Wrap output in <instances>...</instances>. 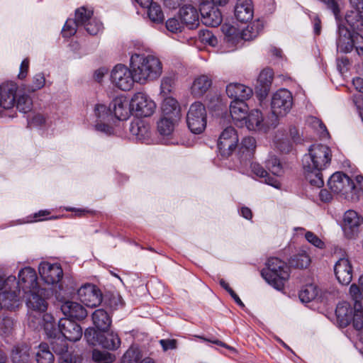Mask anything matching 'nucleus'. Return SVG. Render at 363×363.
<instances>
[{"mask_svg": "<svg viewBox=\"0 0 363 363\" xmlns=\"http://www.w3.org/2000/svg\"><path fill=\"white\" fill-rule=\"evenodd\" d=\"M175 85L174 75L164 77L161 81L160 89L161 93L164 95L169 94L172 91Z\"/></svg>", "mask_w": 363, "mask_h": 363, "instance_id": "nucleus-55", "label": "nucleus"}, {"mask_svg": "<svg viewBox=\"0 0 363 363\" xmlns=\"http://www.w3.org/2000/svg\"><path fill=\"white\" fill-rule=\"evenodd\" d=\"M238 135L236 130L232 127H228L221 133L218 141V148L223 157H228L238 146Z\"/></svg>", "mask_w": 363, "mask_h": 363, "instance_id": "nucleus-12", "label": "nucleus"}, {"mask_svg": "<svg viewBox=\"0 0 363 363\" xmlns=\"http://www.w3.org/2000/svg\"><path fill=\"white\" fill-rule=\"evenodd\" d=\"M346 22L354 29L363 26V10L351 9L345 16Z\"/></svg>", "mask_w": 363, "mask_h": 363, "instance_id": "nucleus-43", "label": "nucleus"}, {"mask_svg": "<svg viewBox=\"0 0 363 363\" xmlns=\"http://www.w3.org/2000/svg\"><path fill=\"white\" fill-rule=\"evenodd\" d=\"M357 311L354 315L353 327L357 331V338L363 344V308L356 309Z\"/></svg>", "mask_w": 363, "mask_h": 363, "instance_id": "nucleus-52", "label": "nucleus"}, {"mask_svg": "<svg viewBox=\"0 0 363 363\" xmlns=\"http://www.w3.org/2000/svg\"><path fill=\"white\" fill-rule=\"evenodd\" d=\"M351 298L356 302V309L362 310L361 302L363 300V274L359 277L358 284H352L349 291Z\"/></svg>", "mask_w": 363, "mask_h": 363, "instance_id": "nucleus-40", "label": "nucleus"}, {"mask_svg": "<svg viewBox=\"0 0 363 363\" xmlns=\"http://www.w3.org/2000/svg\"><path fill=\"white\" fill-rule=\"evenodd\" d=\"M330 191L351 202L358 201L363 195V176L357 175L351 179L342 172L334 173L328 179Z\"/></svg>", "mask_w": 363, "mask_h": 363, "instance_id": "nucleus-2", "label": "nucleus"}, {"mask_svg": "<svg viewBox=\"0 0 363 363\" xmlns=\"http://www.w3.org/2000/svg\"><path fill=\"white\" fill-rule=\"evenodd\" d=\"M142 355L137 347H130L122 357V363H155L147 357L140 361Z\"/></svg>", "mask_w": 363, "mask_h": 363, "instance_id": "nucleus-39", "label": "nucleus"}, {"mask_svg": "<svg viewBox=\"0 0 363 363\" xmlns=\"http://www.w3.org/2000/svg\"><path fill=\"white\" fill-rule=\"evenodd\" d=\"M212 80L207 75H201L196 77L191 86V94L195 97L202 96L211 86Z\"/></svg>", "mask_w": 363, "mask_h": 363, "instance_id": "nucleus-34", "label": "nucleus"}, {"mask_svg": "<svg viewBox=\"0 0 363 363\" xmlns=\"http://www.w3.org/2000/svg\"><path fill=\"white\" fill-rule=\"evenodd\" d=\"M26 298V305L30 311L37 312L42 315V325H43V315L48 308L46 301V291L43 289H38L34 291L23 294Z\"/></svg>", "mask_w": 363, "mask_h": 363, "instance_id": "nucleus-11", "label": "nucleus"}, {"mask_svg": "<svg viewBox=\"0 0 363 363\" xmlns=\"http://www.w3.org/2000/svg\"><path fill=\"white\" fill-rule=\"evenodd\" d=\"M17 110L22 113H28L31 111L32 100L27 95L20 96L15 104Z\"/></svg>", "mask_w": 363, "mask_h": 363, "instance_id": "nucleus-54", "label": "nucleus"}, {"mask_svg": "<svg viewBox=\"0 0 363 363\" xmlns=\"http://www.w3.org/2000/svg\"><path fill=\"white\" fill-rule=\"evenodd\" d=\"M310 262V257L306 252L294 255L290 260L291 266L301 269L306 268Z\"/></svg>", "mask_w": 363, "mask_h": 363, "instance_id": "nucleus-53", "label": "nucleus"}, {"mask_svg": "<svg viewBox=\"0 0 363 363\" xmlns=\"http://www.w3.org/2000/svg\"><path fill=\"white\" fill-rule=\"evenodd\" d=\"M337 48L342 52H350L354 48L358 55L363 52V37L354 31H350L345 26L339 23Z\"/></svg>", "mask_w": 363, "mask_h": 363, "instance_id": "nucleus-6", "label": "nucleus"}, {"mask_svg": "<svg viewBox=\"0 0 363 363\" xmlns=\"http://www.w3.org/2000/svg\"><path fill=\"white\" fill-rule=\"evenodd\" d=\"M57 330L59 334L71 342L78 341L82 336L80 325L69 318H61Z\"/></svg>", "mask_w": 363, "mask_h": 363, "instance_id": "nucleus-18", "label": "nucleus"}, {"mask_svg": "<svg viewBox=\"0 0 363 363\" xmlns=\"http://www.w3.org/2000/svg\"><path fill=\"white\" fill-rule=\"evenodd\" d=\"M92 357L95 362L101 363H112L116 359L113 354L100 350H94Z\"/></svg>", "mask_w": 363, "mask_h": 363, "instance_id": "nucleus-57", "label": "nucleus"}, {"mask_svg": "<svg viewBox=\"0 0 363 363\" xmlns=\"http://www.w3.org/2000/svg\"><path fill=\"white\" fill-rule=\"evenodd\" d=\"M35 357L38 363H52L54 361V355L46 343H42L38 346Z\"/></svg>", "mask_w": 363, "mask_h": 363, "instance_id": "nucleus-45", "label": "nucleus"}, {"mask_svg": "<svg viewBox=\"0 0 363 363\" xmlns=\"http://www.w3.org/2000/svg\"><path fill=\"white\" fill-rule=\"evenodd\" d=\"M86 30L91 35H96L102 29V24L97 19L92 18L84 26Z\"/></svg>", "mask_w": 363, "mask_h": 363, "instance_id": "nucleus-62", "label": "nucleus"}, {"mask_svg": "<svg viewBox=\"0 0 363 363\" xmlns=\"http://www.w3.org/2000/svg\"><path fill=\"white\" fill-rule=\"evenodd\" d=\"M311 123H312L313 128L317 130L321 138H327L328 137L329 133L326 127L319 118L317 117H311Z\"/></svg>", "mask_w": 363, "mask_h": 363, "instance_id": "nucleus-58", "label": "nucleus"}, {"mask_svg": "<svg viewBox=\"0 0 363 363\" xmlns=\"http://www.w3.org/2000/svg\"><path fill=\"white\" fill-rule=\"evenodd\" d=\"M61 310L65 316L74 319H84L87 315L86 310L79 303L67 301L61 306Z\"/></svg>", "mask_w": 363, "mask_h": 363, "instance_id": "nucleus-27", "label": "nucleus"}, {"mask_svg": "<svg viewBox=\"0 0 363 363\" xmlns=\"http://www.w3.org/2000/svg\"><path fill=\"white\" fill-rule=\"evenodd\" d=\"M179 115H161L157 122V128L160 135H169L173 133L179 121Z\"/></svg>", "mask_w": 363, "mask_h": 363, "instance_id": "nucleus-25", "label": "nucleus"}, {"mask_svg": "<svg viewBox=\"0 0 363 363\" xmlns=\"http://www.w3.org/2000/svg\"><path fill=\"white\" fill-rule=\"evenodd\" d=\"M91 118L94 130L110 135L113 133L114 128L128 119V115H92Z\"/></svg>", "mask_w": 363, "mask_h": 363, "instance_id": "nucleus-8", "label": "nucleus"}, {"mask_svg": "<svg viewBox=\"0 0 363 363\" xmlns=\"http://www.w3.org/2000/svg\"><path fill=\"white\" fill-rule=\"evenodd\" d=\"M267 168L274 175L281 176L284 169L279 160L274 155H269L266 161Z\"/></svg>", "mask_w": 363, "mask_h": 363, "instance_id": "nucleus-50", "label": "nucleus"}, {"mask_svg": "<svg viewBox=\"0 0 363 363\" xmlns=\"http://www.w3.org/2000/svg\"><path fill=\"white\" fill-rule=\"evenodd\" d=\"M38 272L41 279L48 284H57L63 276L62 269L59 264L45 261L40 262Z\"/></svg>", "mask_w": 363, "mask_h": 363, "instance_id": "nucleus-15", "label": "nucleus"}, {"mask_svg": "<svg viewBox=\"0 0 363 363\" xmlns=\"http://www.w3.org/2000/svg\"><path fill=\"white\" fill-rule=\"evenodd\" d=\"M18 281L13 286L15 289H20L22 294L34 291L40 287L38 283V277L34 269L26 267L21 269L18 274Z\"/></svg>", "mask_w": 363, "mask_h": 363, "instance_id": "nucleus-10", "label": "nucleus"}, {"mask_svg": "<svg viewBox=\"0 0 363 363\" xmlns=\"http://www.w3.org/2000/svg\"><path fill=\"white\" fill-rule=\"evenodd\" d=\"M356 302H354V311L347 302H342L337 305L335 311L337 321L340 327H346L351 322L353 323L354 314L357 313Z\"/></svg>", "mask_w": 363, "mask_h": 363, "instance_id": "nucleus-24", "label": "nucleus"}, {"mask_svg": "<svg viewBox=\"0 0 363 363\" xmlns=\"http://www.w3.org/2000/svg\"><path fill=\"white\" fill-rule=\"evenodd\" d=\"M156 104L147 94L138 92L129 102L130 113H154Z\"/></svg>", "mask_w": 363, "mask_h": 363, "instance_id": "nucleus-13", "label": "nucleus"}, {"mask_svg": "<svg viewBox=\"0 0 363 363\" xmlns=\"http://www.w3.org/2000/svg\"><path fill=\"white\" fill-rule=\"evenodd\" d=\"M263 28V21L257 20L249 24L245 29H241L244 41L255 39L262 31Z\"/></svg>", "mask_w": 363, "mask_h": 363, "instance_id": "nucleus-41", "label": "nucleus"}, {"mask_svg": "<svg viewBox=\"0 0 363 363\" xmlns=\"http://www.w3.org/2000/svg\"><path fill=\"white\" fill-rule=\"evenodd\" d=\"M224 107V104L223 103V101L219 97H213L210 99L208 106H207V111L210 112H219L223 111Z\"/></svg>", "mask_w": 363, "mask_h": 363, "instance_id": "nucleus-61", "label": "nucleus"}, {"mask_svg": "<svg viewBox=\"0 0 363 363\" xmlns=\"http://www.w3.org/2000/svg\"><path fill=\"white\" fill-rule=\"evenodd\" d=\"M225 91L228 97L234 99V100H247L252 95V90L250 87L239 83L228 84Z\"/></svg>", "mask_w": 363, "mask_h": 363, "instance_id": "nucleus-28", "label": "nucleus"}, {"mask_svg": "<svg viewBox=\"0 0 363 363\" xmlns=\"http://www.w3.org/2000/svg\"><path fill=\"white\" fill-rule=\"evenodd\" d=\"M305 238L306 240L319 249H324L325 247V242L313 232L307 231L305 233Z\"/></svg>", "mask_w": 363, "mask_h": 363, "instance_id": "nucleus-59", "label": "nucleus"}, {"mask_svg": "<svg viewBox=\"0 0 363 363\" xmlns=\"http://www.w3.org/2000/svg\"><path fill=\"white\" fill-rule=\"evenodd\" d=\"M201 21L207 26L216 27L222 22L220 10L211 2H203L200 6Z\"/></svg>", "mask_w": 363, "mask_h": 363, "instance_id": "nucleus-19", "label": "nucleus"}, {"mask_svg": "<svg viewBox=\"0 0 363 363\" xmlns=\"http://www.w3.org/2000/svg\"><path fill=\"white\" fill-rule=\"evenodd\" d=\"M186 123L191 133L200 134L206 128V115H186Z\"/></svg>", "mask_w": 363, "mask_h": 363, "instance_id": "nucleus-33", "label": "nucleus"}, {"mask_svg": "<svg viewBox=\"0 0 363 363\" xmlns=\"http://www.w3.org/2000/svg\"><path fill=\"white\" fill-rule=\"evenodd\" d=\"M162 113H179L182 110L179 102L172 97L165 98L160 106Z\"/></svg>", "mask_w": 363, "mask_h": 363, "instance_id": "nucleus-47", "label": "nucleus"}, {"mask_svg": "<svg viewBox=\"0 0 363 363\" xmlns=\"http://www.w3.org/2000/svg\"><path fill=\"white\" fill-rule=\"evenodd\" d=\"M147 7V16L152 22L160 23L164 21V16L160 5L152 2Z\"/></svg>", "mask_w": 363, "mask_h": 363, "instance_id": "nucleus-48", "label": "nucleus"}, {"mask_svg": "<svg viewBox=\"0 0 363 363\" xmlns=\"http://www.w3.org/2000/svg\"><path fill=\"white\" fill-rule=\"evenodd\" d=\"M241 149L252 154L256 148V140L252 137H245L241 142Z\"/></svg>", "mask_w": 363, "mask_h": 363, "instance_id": "nucleus-63", "label": "nucleus"}, {"mask_svg": "<svg viewBox=\"0 0 363 363\" xmlns=\"http://www.w3.org/2000/svg\"><path fill=\"white\" fill-rule=\"evenodd\" d=\"M332 152L325 145L315 143L311 145L308 153L302 159V165L306 179L312 185L320 188L323 185L322 172L330 164Z\"/></svg>", "mask_w": 363, "mask_h": 363, "instance_id": "nucleus-1", "label": "nucleus"}, {"mask_svg": "<svg viewBox=\"0 0 363 363\" xmlns=\"http://www.w3.org/2000/svg\"><path fill=\"white\" fill-rule=\"evenodd\" d=\"M273 145L281 152H288L291 149V142L284 133L278 131L273 139Z\"/></svg>", "mask_w": 363, "mask_h": 363, "instance_id": "nucleus-46", "label": "nucleus"}, {"mask_svg": "<svg viewBox=\"0 0 363 363\" xmlns=\"http://www.w3.org/2000/svg\"><path fill=\"white\" fill-rule=\"evenodd\" d=\"M272 80L273 72L272 69H264L260 72L258 77V83L262 86L259 93L260 99H264L267 96Z\"/></svg>", "mask_w": 363, "mask_h": 363, "instance_id": "nucleus-35", "label": "nucleus"}, {"mask_svg": "<svg viewBox=\"0 0 363 363\" xmlns=\"http://www.w3.org/2000/svg\"><path fill=\"white\" fill-rule=\"evenodd\" d=\"M263 278L277 289L283 288L284 281L289 277V268L286 264L277 257L269 258L267 268L262 272Z\"/></svg>", "mask_w": 363, "mask_h": 363, "instance_id": "nucleus-5", "label": "nucleus"}, {"mask_svg": "<svg viewBox=\"0 0 363 363\" xmlns=\"http://www.w3.org/2000/svg\"><path fill=\"white\" fill-rule=\"evenodd\" d=\"M200 40L205 44L215 47L218 44L217 38L209 30H201L199 33Z\"/></svg>", "mask_w": 363, "mask_h": 363, "instance_id": "nucleus-56", "label": "nucleus"}, {"mask_svg": "<svg viewBox=\"0 0 363 363\" xmlns=\"http://www.w3.org/2000/svg\"><path fill=\"white\" fill-rule=\"evenodd\" d=\"M130 68L136 82L145 84L157 79L162 73V64L152 55L134 53L130 57Z\"/></svg>", "mask_w": 363, "mask_h": 363, "instance_id": "nucleus-3", "label": "nucleus"}, {"mask_svg": "<svg viewBox=\"0 0 363 363\" xmlns=\"http://www.w3.org/2000/svg\"><path fill=\"white\" fill-rule=\"evenodd\" d=\"M111 81L115 86L123 91L130 90L136 82L132 69L121 64L112 69Z\"/></svg>", "mask_w": 363, "mask_h": 363, "instance_id": "nucleus-9", "label": "nucleus"}, {"mask_svg": "<svg viewBox=\"0 0 363 363\" xmlns=\"http://www.w3.org/2000/svg\"><path fill=\"white\" fill-rule=\"evenodd\" d=\"M121 339L118 335L111 332L100 335L99 345L108 350H116L121 346Z\"/></svg>", "mask_w": 363, "mask_h": 363, "instance_id": "nucleus-37", "label": "nucleus"}, {"mask_svg": "<svg viewBox=\"0 0 363 363\" xmlns=\"http://www.w3.org/2000/svg\"><path fill=\"white\" fill-rule=\"evenodd\" d=\"M129 106V102L123 96L115 97L108 106L98 104L94 106L96 113H122Z\"/></svg>", "mask_w": 363, "mask_h": 363, "instance_id": "nucleus-23", "label": "nucleus"}, {"mask_svg": "<svg viewBox=\"0 0 363 363\" xmlns=\"http://www.w3.org/2000/svg\"><path fill=\"white\" fill-rule=\"evenodd\" d=\"M334 272L336 279L340 284L347 285L351 282L353 268L348 257H341L335 262Z\"/></svg>", "mask_w": 363, "mask_h": 363, "instance_id": "nucleus-20", "label": "nucleus"}, {"mask_svg": "<svg viewBox=\"0 0 363 363\" xmlns=\"http://www.w3.org/2000/svg\"><path fill=\"white\" fill-rule=\"evenodd\" d=\"M251 171L257 177L264 179V182L276 188H281V183L274 178H272L268 175L267 172L258 163H252L251 164Z\"/></svg>", "mask_w": 363, "mask_h": 363, "instance_id": "nucleus-38", "label": "nucleus"}, {"mask_svg": "<svg viewBox=\"0 0 363 363\" xmlns=\"http://www.w3.org/2000/svg\"><path fill=\"white\" fill-rule=\"evenodd\" d=\"M80 301L87 307H96L102 301V293L100 289L91 284H85L77 291Z\"/></svg>", "mask_w": 363, "mask_h": 363, "instance_id": "nucleus-14", "label": "nucleus"}, {"mask_svg": "<svg viewBox=\"0 0 363 363\" xmlns=\"http://www.w3.org/2000/svg\"><path fill=\"white\" fill-rule=\"evenodd\" d=\"M252 0H238L235 6V18L241 22H247L253 17Z\"/></svg>", "mask_w": 363, "mask_h": 363, "instance_id": "nucleus-26", "label": "nucleus"}, {"mask_svg": "<svg viewBox=\"0 0 363 363\" xmlns=\"http://www.w3.org/2000/svg\"><path fill=\"white\" fill-rule=\"evenodd\" d=\"M43 328L47 336L53 339L50 344L56 354L61 355L65 352H71L68 349L65 338L59 334L55 325L54 318L51 314L43 315Z\"/></svg>", "mask_w": 363, "mask_h": 363, "instance_id": "nucleus-7", "label": "nucleus"}, {"mask_svg": "<svg viewBox=\"0 0 363 363\" xmlns=\"http://www.w3.org/2000/svg\"><path fill=\"white\" fill-rule=\"evenodd\" d=\"M167 29L172 33L181 32L182 29V24L175 18H171L166 22Z\"/></svg>", "mask_w": 363, "mask_h": 363, "instance_id": "nucleus-64", "label": "nucleus"}, {"mask_svg": "<svg viewBox=\"0 0 363 363\" xmlns=\"http://www.w3.org/2000/svg\"><path fill=\"white\" fill-rule=\"evenodd\" d=\"M230 113H253L244 99L233 100L230 106Z\"/></svg>", "mask_w": 363, "mask_h": 363, "instance_id": "nucleus-51", "label": "nucleus"}, {"mask_svg": "<svg viewBox=\"0 0 363 363\" xmlns=\"http://www.w3.org/2000/svg\"><path fill=\"white\" fill-rule=\"evenodd\" d=\"M292 105V94L289 90L281 89L273 94L271 102L272 113L287 112L291 108Z\"/></svg>", "mask_w": 363, "mask_h": 363, "instance_id": "nucleus-16", "label": "nucleus"}, {"mask_svg": "<svg viewBox=\"0 0 363 363\" xmlns=\"http://www.w3.org/2000/svg\"><path fill=\"white\" fill-rule=\"evenodd\" d=\"M45 84V78L43 73L36 74L33 78L31 86L28 88L29 91H35L42 89Z\"/></svg>", "mask_w": 363, "mask_h": 363, "instance_id": "nucleus-60", "label": "nucleus"}, {"mask_svg": "<svg viewBox=\"0 0 363 363\" xmlns=\"http://www.w3.org/2000/svg\"><path fill=\"white\" fill-rule=\"evenodd\" d=\"M179 16L182 23L191 29L199 25V13L196 9L191 5L183 6L179 11Z\"/></svg>", "mask_w": 363, "mask_h": 363, "instance_id": "nucleus-29", "label": "nucleus"}, {"mask_svg": "<svg viewBox=\"0 0 363 363\" xmlns=\"http://www.w3.org/2000/svg\"><path fill=\"white\" fill-rule=\"evenodd\" d=\"M92 320L94 325L99 330L105 331L111 324L109 315L103 309L96 310L92 314Z\"/></svg>", "mask_w": 363, "mask_h": 363, "instance_id": "nucleus-36", "label": "nucleus"}, {"mask_svg": "<svg viewBox=\"0 0 363 363\" xmlns=\"http://www.w3.org/2000/svg\"><path fill=\"white\" fill-rule=\"evenodd\" d=\"M149 130L150 125L145 121L144 117L142 115H133L130 126V133L139 139H142L148 136Z\"/></svg>", "mask_w": 363, "mask_h": 363, "instance_id": "nucleus-30", "label": "nucleus"}, {"mask_svg": "<svg viewBox=\"0 0 363 363\" xmlns=\"http://www.w3.org/2000/svg\"><path fill=\"white\" fill-rule=\"evenodd\" d=\"M16 325L17 322L13 317L3 314L0 316V335L2 337L11 335L16 330Z\"/></svg>", "mask_w": 363, "mask_h": 363, "instance_id": "nucleus-42", "label": "nucleus"}, {"mask_svg": "<svg viewBox=\"0 0 363 363\" xmlns=\"http://www.w3.org/2000/svg\"><path fill=\"white\" fill-rule=\"evenodd\" d=\"M21 293L20 289H15L11 285V289H6L0 293V301L2 307L9 311H15L21 305Z\"/></svg>", "mask_w": 363, "mask_h": 363, "instance_id": "nucleus-22", "label": "nucleus"}, {"mask_svg": "<svg viewBox=\"0 0 363 363\" xmlns=\"http://www.w3.org/2000/svg\"><path fill=\"white\" fill-rule=\"evenodd\" d=\"M362 222L363 218L356 211H347L343 215L342 224L345 235L347 238H354L357 235Z\"/></svg>", "mask_w": 363, "mask_h": 363, "instance_id": "nucleus-17", "label": "nucleus"}, {"mask_svg": "<svg viewBox=\"0 0 363 363\" xmlns=\"http://www.w3.org/2000/svg\"><path fill=\"white\" fill-rule=\"evenodd\" d=\"M232 119L235 125L240 128L246 127L247 130L266 133L275 128L279 123V115H243L242 117H233V115H221L218 121Z\"/></svg>", "mask_w": 363, "mask_h": 363, "instance_id": "nucleus-4", "label": "nucleus"}, {"mask_svg": "<svg viewBox=\"0 0 363 363\" xmlns=\"http://www.w3.org/2000/svg\"><path fill=\"white\" fill-rule=\"evenodd\" d=\"M93 11L88 9L84 6L77 9L75 11V17L73 24L75 26H85L87 23L93 18Z\"/></svg>", "mask_w": 363, "mask_h": 363, "instance_id": "nucleus-44", "label": "nucleus"}, {"mask_svg": "<svg viewBox=\"0 0 363 363\" xmlns=\"http://www.w3.org/2000/svg\"><path fill=\"white\" fill-rule=\"evenodd\" d=\"M222 31L225 35V41L232 45H238L244 41L242 30L230 24L222 26Z\"/></svg>", "mask_w": 363, "mask_h": 363, "instance_id": "nucleus-32", "label": "nucleus"}, {"mask_svg": "<svg viewBox=\"0 0 363 363\" xmlns=\"http://www.w3.org/2000/svg\"><path fill=\"white\" fill-rule=\"evenodd\" d=\"M13 363H28L31 359L30 347L26 344L16 345L11 350Z\"/></svg>", "mask_w": 363, "mask_h": 363, "instance_id": "nucleus-31", "label": "nucleus"}, {"mask_svg": "<svg viewBox=\"0 0 363 363\" xmlns=\"http://www.w3.org/2000/svg\"><path fill=\"white\" fill-rule=\"evenodd\" d=\"M17 89V84L13 82L0 84V108L9 110L14 106Z\"/></svg>", "mask_w": 363, "mask_h": 363, "instance_id": "nucleus-21", "label": "nucleus"}, {"mask_svg": "<svg viewBox=\"0 0 363 363\" xmlns=\"http://www.w3.org/2000/svg\"><path fill=\"white\" fill-rule=\"evenodd\" d=\"M318 292V289L315 284H308L300 291L299 298L302 302H309L317 297Z\"/></svg>", "mask_w": 363, "mask_h": 363, "instance_id": "nucleus-49", "label": "nucleus"}]
</instances>
